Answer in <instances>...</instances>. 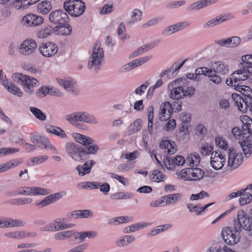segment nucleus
<instances>
[{"label": "nucleus", "mask_w": 252, "mask_h": 252, "mask_svg": "<svg viewBox=\"0 0 252 252\" xmlns=\"http://www.w3.org/2000/svg\"><path fill=\"white\" fill-rule=\"evenodd\" d=\"M58 83L68 92L74 93L75 90V84L74 80H63L62 79H58Z\"/></svg>", "instance_id": "obj_33"}, {"label": "nucleus", "mask_w": 252, "mask_h": 252, "mask_svg": "<svg viewBox=\"0 0 252 252\" xmlns=\"http://www.w3.org/2000/svg\"><path fill=\"white\" fill-rule=\"evenodd\" d=\"M66 151L69 155L75 160L81 161L86 155V152L81 146L73 143L66 145Z\"/></svg>", "instance_id": "obj_9"}, {"label": "nucleus", "mask_w": 252, "mask_h": 252, "mask_svg": "<svg viewBox=\"0 0 252 252\" xmlns=\"http://www.w3.org/2000/svg\"><path fill=\"white\" fill-rule=\"evenodd\" d=\"M73 237V231H65L59 232L55 234V239L62 240Z\"/></svg>", "instance_id": "obj_47"}, {"label": "nucleus", "mask_w": 252, "mask_h": 252, "mask_svg": "<svg viewBox=\"0 0 252 252\" xmlns=\"http://www.w3.org/2000/svg\"><path fill=\"white\" fill-rule=\"evenodd\" d=\"M142 127L140 120H135L128 127V131L130 134L135 133L139 130Z\"/></svg>", "instance_id": "obj_45"}, {"label": "nucleus", "mask_w": 252, "mask_h": 252, "mask_svg": "<svg viewBox=\"0 0 252 252\" xmlns=\"http://www.w3.org/2000/svg\"><path fill=\"white\" fill-rule=\"evenodd\" d=\"M103 50L102 48H100V42L97 41L95 42L93 49L92 60L89 62V68L90 69L94 66L96 69H99V66L103 61Z\"/></svg>", "instance_id": "obj_4"}, {"label": "nucleus", "mask_w": 252, "mask_h": 252, "mask_svg": "<svg viewBox=\"0 0 252 252\" xmlns=\"http://www.w3.org/2000/svg\"><path fill=\"white\" fill-rule=\"evenodd\" d=\"M18 151L14 148H2L0 149V157L13 154Z\"/></svg>", "instance_id": "obj_58"}, {"label": "nucleus", "mask_w": 252, "mask_h": 252, "mask_svg": "<svg viewBox=\"0 0 252 252\" xmlns=\"http://www.w3.org/2000/svg\"><path fill=\"white\" fill-rule=\"evenodd\" d=\"M171 97L178 100L184 97V88L182 87H175L173 89L170 94Z\"/></svg>", "instance_id": "obj_41"}, {"label": "nucleus", "mask_w": 252, "mask_h": 252, "mask_svg": "<svg viewBox=\"0 0 252 252\" xmlns=\"http://www.w3.org/2000/svg\"><path fill=\"white\" fill-rule=\"evenodd\" d=\"M242 119V129L234 127L232 129L231 133L236 139L245 142L252 135V119L248 116H244Z\"/></svg>", "instance_id": "obj_1"}, {"label": "nucleus", "mask_w": 252, "mask_h": 252, "mask_svg": "<svg viewBox=\"0 0 252 252\" xmlns=\"http://www.w3.org/2000/svg\"><path fill=\"white\" fill-rule=\"evenodd\" d=\"M151 58V56H146L143 58H140L137 60H135L127 64H126L124 66V70H129L132 68H134L135 67L145 63L148 61Z\"/></svg>", "instance_id": "obj_27"}, {"label": "nucleus", "mask_w": 252, "mask_h": 252, "mask_svg": "<svg viewBox=\"0 0 252 252\" xmlns=\"http://www.w3.org/2000/svg\"><path fill=\"white\" fill-rule=\"evenodd\" d=\"M54 225L56 226V231L64 229L67 228L71 227L74 225L72 224H65L60 219H56L54 221Z\"/></svg>", "instance_id": "obj_52"}, {"label": "nucleus", "mask_w": 252, "mask_h": 252, "mask_svg": "<svg viewBox=\"0 0 252 252\" xmlns=\"http://www.w3.org/2000/svg\"><path fill=\"white\" fill-rule=\"evenodd\" d=\"M173 112V108L169 102L162 103L160 106L159 118L161 121L169 119Z\"/></svg>", "instance_id": "obj_14"}, {"label": "nucleus", "mask_w": 252, "mask_h": 252, "mask_svg": "<svg viewBox=\"0 0 252 252\" xmlns=\"http://www.w3.org/2000/svg\"><path fill=\"white\" fill-rule=\"evenodd\" d=\"M43 17H23L21 23L26 26H36L43 23Z\"/></svg>", "instance_id": "obj_20"}, {"label": "nucleus", "mask_w": 252, "mask_h": 252, "mask_svg": "<svg viewBox=\"0 0 252 252\" xmlns=\"http://www.w3.org/2000/svg\"><path fill=\"white\" fill-rule=\"evenodd\" d=\"M243 67L235 71L229 78L226 79L227 85L230 86H237L241 83V81H244L249 78L252 74V66H242Z\"/></svg>", "instance_id": "obj_2"}, {"label": "nucleus", "mask_w": 252, "mask_h": 252, "mask_svg": "<svg viewBox=\"0 0 252 252\" xmlns=\"http://www.w3.org/2000/svg\"><path fill=\"white\" fill-rule=\"evenodd\" d=\"M159 147L166 156L173 155L177 151L175 142L172 140H164L161 141L159 144Z\"/></svg>", "instance_id": "obj_16"}, {"label": "nucleus", "mask_w": 252, "mask_h": 252, "mask_svg": "<svg viewBox=\"0 0 252 252\" xmlns=\"http://www.w3.org/2000/svg\"><path fill=\"white\" fill-rule=\"evenodd\" d=\"M40 53L45 57L54 56L58 51V46L51 42L42 43L39 47Z\"/></svg>", "instance_id": "obj_13"}, {"label": "nucleus", "mask_w": 252, "mask_h": 252, "mask_svg": "<svg viewBox=\"0 0 252 252\" xmlns=\"http://www.w3.org/2000/svg\"><path fill=\"white\" fill-rule=\"evenodd\" d=\"M238 90L245 96L248 98H252V90L248 86H237Z\"/></svg>", "instance_id": "obj_46"}, {"label": "nucleus", "mask_w": 252, "mask_h": 252, "mask_svg": "<svg viewBox=\"0 0 252 252\" xmlns=\"http://www.w3.org/2000/svg\"><path fill=\"white\" fill-rule=\"evenodd\" d=\"M213 146L208 143L204 144L200 150V152L203 156H207L213 154Z\"/></svg>", "instance_id": "obj_48"}, {"label": "nucleus", "mask_w": 252, "mask_h": 252, "mask_svg": "<svg viewBox=\"0 0 252 252\" xmlns=\"http://www.w3.org/2000/svg\"><path fill=\"white\" fill-rule=\"evenodd\" d=\"M96 233L93 231L77 232L73 231V237H74L77 243L84 241L87 237L89 238L94 237Z\"/></svg>", "instance_id": "obj_26"}, {"label": "nucleus", "mask_w": 252, "mask_h": 252, "mask_svg": "<svg viewBox=\"0 0 252 252\" xmlns=\"http://www.w3.org/2000/svg\"><path fill=\"white\" fill-rule=\"evenodd\" d=\"M148 131L152 134L153 132V121L154 118V108L152 106L149 107L148 109Z\"/></svg>", "instance_id": "obj_43"}, {"label": "nucleus", "mask_w": 252, "mask_h": 252, "mask_svg": "<svg viewBox=\"0 0 252 252\" xmlns=\"http://www.w3.org/2000/svg\"><path fill=\"white\" fill-rule=\"evenodd\" d=\"M241 39L239 37L234 36L226 39L220 40L218 43L221 46L227 47H235L240 44Z\"/></svg>", "instance_id": "obj_29"}, {"label": "nucleus", "mask_w": 252, "mask_h": 252, "mask_svg": "<svg viewBox=\"0 0 252 252\" xmlns=\"http://www.w3.org/2000/svg\"><path fill=\"white\" fill-rule=\"evenodd\" d=\"M32 195H46L50 194L51 191L45 188L32 187Z\"/></svg>", "instance_id": "obj_40"}, {"label": "nucleus", "mask_w": 252, "mask_h": 252, "mask_svg": "<svg viewBox=\"0 0 252 252\" xmlns=\"http://www.w3.org/2000/svg\"><path fill=\"white\" fill-rule=\"evenodd\" d=\"M212 69H210L208 77L209 80L215 84H219L221 82V78L220 76L216 74Z\"/></svg>", "instance_id": "obj_53"}, {"label": "nucleus", "mask_w": 252, "mask_h": 252, "mask_svg": "<svg viewBox=\"0 0 252 252\" xmlns=\"http://www.w3.org/2000/svg\"><path fill=\"white\" fill-rule=\"evenodd\" d=\"M95 163L94 161L91 160L89 162H86L83 165H78L76 170L78 171L79 175L83 176L90 173L93 166Z\"/></svg>", "instance_id": "obj_24"}, {"label": "nucleus", "mask_w": 252, "mask_h": 252, "mask_svg": "<svg viewBox=\"0 0 252 252\" xmlns=\"http://www.w3.org/2000/svg\"><path fill=\"white\" fill-rule=\"evenodd\" d=\"M232 98L234 105L240 111L245 113L249 110L252 113V101L250 100V101L248 102L246 100V98L244 99L239 94L235 93L232 94Z\"/></svg>", "instance_id": "obj_11"}, {"label": "nucleus", "mask_w": 252, "mask_h": 252, "mask_svg": "<svg viewBox=\"0 0 252 252\" xmlns=\"http://www.w3.org/2000/svg\"><path fill=\"white\" fill-rule=\"evenodd\" d=\"M125 31V26L124 24H123V23H121L119 26V28L118 30V34L122 40H125L127 38H129L130 37V35L129 34H124V32Z\"/></svg>", "instance_id": "obj_55"}, {"label": "nucleus", "mask_w": 252, "mask_h": 252, "mask_svg": "<svg viewBox=\"0 0 252 252\" xmlns=\"http://www.w3.org/2000/svg\"><path fill=\"white\" fill-rule=\"evenodd\" d=\"M52 9V5L50 1H42L38 4L37 11L42 14H47Z\"/></svg>", "instance_id": "obj_36"}, {"label": "nucleus", "mask_w": 252, "mask_h": 252, "mask_svg": "<svg viewBox=\"0 0 252 252\" xmlns=\"http://www.w3.org/2000/svg\"><path fill=\"white\" fill-rule=\"evenodd\" d=\"M204 172L199 168H187L180 173V178L186 181L199 180L203 178Z\"/></svg>", "instance_id": "obj_8"}, {"label": "nucleus", "mask_w": 252, "mask_h": 252, "mask_svg": "<svg viewBox=\"0 0 252 252\" xmlns=\"http://www.w3.org/2000/svg\"><path fill=\"white\" fill-rule=\"evenodd\" d=\"M188 26L187 23H179L171 26L168 27L162 32L163 35H169L182 30L184 27Z\"/></svg>", "instance_id": "obj_28"}, {"label": "nucleus", "mask_w": 252, "mask_h": 252, "mask_svg": "<svg viewBox=\"0 0 252 252\" xmlns=\"http://www.w3.org/2000/svg\"><path fill=\"white\" fill-rule=\"evenodd\" d=\"M243 63L242 66H252V55H247L242 57Z\"/></svg>", "instance_id": "obj_64"}, {"label": "nucleus", "mask_w": 252, "mask_h": 252, "mask_svg": "<svg viewBox=\"0 0 252 252\" xmlns=\"http://www.w3.org/2000/svg\"><path fill=\"white\" fill-rule=\"evenodd\" d=\"M235 227L239 231L242 228L250 231L252 229V220L248 217L247 213L243 210L237 212V220H235Z\"/></svg>", "instance_id": "obj_7"}, {"label": "nucleus", "mask_w": 252, "mask_h": 252, "mask_svg": "<svg viewBox=\"0 0 252 252\" xmlns=\"http://www.w3.org/2000/svg\"><path fill=\"white\" fill-rule=\"evenodd\" d=\"M147 226V224L146 223L138 222L126 227L124 231L125 233H130L138 230L139 229L143 228Z\"/></svg>", "instance_id": "obj_42"}, {"label": "nucleus", "mask_w": 252, "mask_h": 252, "mask_svg": "<svg viewBox=\"0 0 252 252\" xmlns=\"http://www.w3.org/2000/svg\"><path fill=\"white\" fill-rule=\"evenodd\" d=\"M17 192L21 195H32L31 187H22L17 189Z\"/></svg>", "instance_id": "obj_61"}, {"label": "nucleus", "mask_w": 252, "mask_h": 252, "mask_svg": "<svg viewBox=\"0 0 252 252\" xmlns=\"http://www.w3.org/2000/svg\"><path fill=\"white\" fill-rule=\"evenodd\" d=\"M24 222L21 220H13L10 218L0 219V227H16L23 226Z\"/></svg>", "instance_id": "obj_25"}, {"label": "nucleus", "mask_w": 252, "mask_h": 252, "mask_svg": "<svg viewBox=\"0 0 252 252\" xmlns=\"http://www.w3.org/2000/svg\"><path fill=\"white\" fill-rule=\"evenodd\" d=\"M215 72L221 75L228 73V66L222 61H218L212 63L211 69Z\"/></svg>", "instance_id": "obj_21"}, {"label": "nucleus", "mask_w": 252, "mask_h": 252, "mask_svg": "<svg viewBox=\"0 0 252 252\" xmlns=\"http://www.w3.org/2000/svg\"><path fill=\"white\" fill-rule=\"evenodd\" d=\"M7 90L11 94L15 95L18 97H21L23 93L21 90L14 84H10L9 87L8 88Z\"/></svg>", "instance_id": "obj_54"}, {"label": "nucleus", "mask_w": 252, "mask_h": 252, "mask_svg": "<svg viewBox=\"0 0 252 252\" xmlns=\"http://www.w3.org/2000/svg\"><path fill=\"white\" fill-rule=\"evenodd\" d=\"M252 200V191L251 193L244 192L242 193L239 199L241 205H245L249 203Z\"/></svg>", "instance_id": "obj_44"}, {"label": "nucleus", "mask_w": 252, "mask_h": 252, "mask_svg": "<svg viewBox=\"0 0 252 252\" xmlns=\"http://www.w3.org/2000/svg\"><path fill=\"white\" fill-rule=\"evenodd\" d=\"M134 240L135 237L134 236L126 235L124 236L122 239L120 240L119 243H122V246H125L132 242Z\"/></svg>", "instance_id": "obj_62"}, {"label": "nucleus", "mask_w": 252, "mask_h": 252, "mask_svg": "<svg viewBox=\"0 0 252 252\" xmlns=\"http://www.w3.org/2000/svg\"><path fill=\"white\" fill-rule=\"evenodd\" d=\"M176 126V121L174 119L169 120L166 124L164 129L167 131H170L173 130Z\"/></svg>", "instance_id": "obj_63"}, {"label": "nucleus", "mask_w": 252, "mask_h": 252, "mask_svg": "<svg viewBox=\"0 0 252 252\" xmlns=\"http://www.w3.org/2000/svg\"><path fill=\"white\" fill-rule=\"evenodd\" d=\"M211 164L215 170L221 169L225 162L224 155L221 152H216L211 157Z\"/></svg>", "instance_id": "obj_15"}, {"label": "nucleus", "mask_w": 252, "mask_h": 252, "mask_svg": "<svg viewBox=\"0 0 252 252\" xmlns=\"http://www.w3.org/2000/svg\"><path fill=\"white\" fill-rule=\"evenodd\" d=\"M64 194L63 192H57L46 196L44 199L40 202H36L35 205L42 208L48 205L51 204L59 199L61 198Z\"/></svg>", "instance_id": "obj_18"}, {"label": "nucleus", "mask_w": 252, "mask_h": 252, "mask_svg": "<svg viewBox=\"0 0 252 252\" xmlns=\"http://www.w3.org/2000/svg\"><path fill=\"white\" fill-rule=\"evenodd\" d=\"M236 227H224L221 231V236L224 241L229 245H234L239 242L240 236Z\"/></svg>", "instance_id": "obj_5"}, {"label": "nucleus", "mask_w": 252, "mask_h": 252, "mask_svg": "<svg viewBox=\"0 0 252 252\" xmlns=\"http://www.w3.org/2000/svg\"><path fill=\"white\" fill-rule=\"evenodd\" d=\"M36 48V43L33 39H27L23 41L20 46L21 54L29 55L33 53Z\"/></svg>", "instance_id": "obj_17"}, {"label": "nucleus", "mask_w": 252, "mask_h": 252, "mask_svg": "<svg viewBox=\"0 0 252 252\" xmlns=\"http://www.w3.org/2000/svg\"><path fill=\"white\" fill-rule=\"evenodd\" d=\"M45 127L48 133L54 134L62 138L66 137V135L64 131L59 127L52 126L51 125H47Z\"/></svg>", "instance_id": "obj_34"}, {"label": "nucleus", "mask_w": 252, "mask_h": 252, "mask_svg": "<svg viewBox=\"0 0 252 252\" xmlns=\"http://www.w3.org/2000/svg\"><path fill=\"white\" fill-rule=\"evenodd\" d=\"M166 177V175L159 170H154L151 175L152 181L157 183L164 181Z\"/></svg>", "instance_id": "obj_38"}, {"label": "nucleus", "mask_w": 252, "mask_h": 252, "mask_svg": "<svg viewBox=\"0 0 252 252\" xmlns=\"http://www.w3.org/2000/svg\"><path fill=\"white\" fill-rule=\"evenodd\" d=\"M22 161L20 159H15L13 160H10L5 163L0 165L1 171L4 172L9 170L13 167L17 166L20 165Z\"/></svg>", "instance_id": "obj_37"}, {"label": "nucleus", "mask_w": 252, "mask_h": 252, "mask_svg": "<svg viewBox=\"0 0 252 252\" xmlns=\"http://www.w3.org/2000/svg\"><path fill=\"white\" fill-rule=\"evenodd\" d=\"M66 117L67 120L73 125L76 124L78 121L91 123L96 122L93 116L84 112H77L67 115Z\"/></svg>", "instance_id": "obj_10"}, {"label": "nucleus", "mask_w": 252, "mask_h": 252, "mask_svg": "<svg viewBox=\"0 0 252 252\" xmlns=\"http://www.w3.org/2000/svg\"><path fill=\"white\" fill-rule=\"evenodd\" d=\"M133 220L131 217L124 216L116 217L114 219V222H118V224L126 223L127 222H131Z\"/></svg>", "instance_id": "obj_60"}, {"label": "nucleus", "mask_w": 252, "mask_h": 252, "mask_svg": "<svg viewBox=\"0 0 252 252\" xmlns=\"http://www.w3.org/2000/svg\"><path fill=\"white\" fill-rule=\"evenodd\" d=\"M247 189L252 190V183L249 185L247 188L242 189L240 190L237 191L236 192H232L230 193L229 195H228L226 198V201H229L231 199H233L235 197L241 196L242 193L246 191Z\"/></svg>", "instance_id": "obj_51"}, {"label": "nucleus", "mask_w": 252, "mask_h": 252, "mask_svg": "<svg viewBox=\"0 0 252 252\" xmlns=\"http://www.w3.org/2000/svg\"><path fill=\"white\" fill-rule=\"evenodd\" d=\"M68 19H65V23L58 25L55 28V33L61 35H69L72 31V28L67 24Z\"/></svg>", "instance_id": "obj_23"}, {"label": "nucleus", "mask_w": 252, "mask_h": 252, "mask_svg": "<svg viewBox=\"0 0 252 252\" xmlns=\"http://www.w3.org/2000/svg\"><path fill=\"white\" fill-rule=\"evenodd\" d=\"M217 0H201L192 3L189 7V10H198L215 3Z\"/></svg>", "instance_id": "obj_30"}, {"label": "nucleus", "mask_w": 252, "mask_h": 252, "mask_svg": "<svg viewBox=\"0 0 252 252\" xmlns=\"http://www.w3.org/2000/svg\"><path fill=\"white\" fill-rule=\"evenodd\" d=\"M214 203V202L208 203L203 207H199L198 205H193L192 203H188L187 206L190 212L195 213L197 215H200L202 212Z\"/></svg>", "instance_id": "obj_31"}, {"label": "nucleus", "mask_w": 252, "mask_h": 252, "mask_svg": "<svg viewBox=\"0 0 252 252\" xmlns=\"http://www.w3.org/2000/svg\"><path fill=\"white\" fill-rule=\"evenodd\" d=\"M216 143L222 150H226L228 148L227 141L221 137H217L216 138Z\"/></svg>", "instance_id": "obj_57"}, {"label": "nucleus", "mask_w": 252, "mask_h": 252, "mask_svg": "<svg viewBox=\"0 0 252 252\" xmlns=\"http://www.w3.org/2000/svg\"><path fill=\"white\" fill-rule=\"evenodd\" d=\"M4 236L16 239H22L28 237L35 236V233H29L25 231H13L5 233Z\"/></svg>", "instance_id": "obj_22"}, {"label": "nucleus", "mask_w": 252, "mask_h": 252, "mask_svg": "<svg viewBox=\"0 0 252 252\" xmlns=\"http://www.w3.org/2000/svg\"><path fill=\"white\" fill-rule=\"evenodd\" d=\"M185 162L184 158L182 156H176L171 158H166L164 161L166 168L169 170H173L176 166L183 165Z\"/></svg>", "instance_id": "obj_19"}, {"label": "nucleus", "mask_w": 252, "mask_h": 252, "mask_svg": "<svg viewBox=\"0 0 252 252\" xmlns=\"http://www.w3.org/2000/svg\"><path fill=\"white\" fill-rule=\"evenodd\" d=\"M64 8L70 16H81L86 9V5L81 0H70L64 2Z\"/></svg>", "instance_id": "obj_3"}, {"label": "nucleus", "mask_w": 252, "mask_h": 252, "mask_svg": "<svg viewBox=\"0 0 252 252\" xmlns=\"http://www.w3.org/2000/svg\"><path fill=\"white\" fill-rule=\"evenodd\" d=\"M30 111L37 119L41 121H44L46 119V116L45 114L38 108L31 107L30 108Z\"/></svg>", "instance_id": "obj_50"}, {"label": "nucleus", "mask_w": 252, "mask_h": 252, "mask_svg": "<svg viewBox=\"0 0 252 252\" xmlns=\"http://www.w3.org/2000/svg\"><path fill=\"white\" fill-rule=\"evenodd\" d=\"M228 165L231 168H237L243 162V156L241 152L233 149H229Z\"/></svg>", "instance_id": "obj_12"}, {"label": "nucleus", "mask_w": 252, "mask_h": 252, "mask_svg": "<svg viewBox=\"0 0 252 252\" xmlns=\"http://www.w3.org/2000/svg\"><path fill=\"white\" fill-rule=\"evenodd\" d=\"M13 77L18 78L24 90L31 94L33 92V88L37 86L38 81L35 78L22 74L15 73Z\"/></svg>", "instance_id": "obj_6"}, {"label": "nucleus", "mask_w": 252, "mask_h": 252, "mask_svg": "<svg viewBox=\"0 0 252 252\" xmlns=\"http://www.w3.org/2000/svg\"><path fill=\"white\" fill-rule=\"evenodd\" d=\"M187 161L189 165L192 167L197 166L200 161L199 155L196 153H191L187 158Z\"/></svg>", "instance_id": "obj_35"}, {"label": "nucleus", "mask_w": 252, "mask_h": 252, "mask_svg": "<svg viewBox=\"0 0 252 252\" xmlns=\"http://www.w3.org/2000/svg\"><path fill=\"white\" fill-rule=\"evenodd\" d=\"M69 17H49L50 21L54 24H63L65 23V19H68Z\"/></svg>", "instance_id": "obj_56"}, {"label": "nucleus", "mask_w": 252, "mask_h": 252, "mask_svg": "<svg viewBox=\"0 0 252 252\" xmlns=\"http://www.w3.org/2000/svg\"><path fill=\"white\" fill-rule=\"evenodd\" d=\"M73 137L76 142L85 146L93 144L94 142L92 138L78 133H74Z\"/></svg>", "instance_id": "obj_32"}, {"label": "nucleus", "mask_w": 252, "mask_h": 252, "mask_svg": "<svg viewBox=\"0 0 252 252\" xmlns=\"http://www.w3.org/2000/svg\"><path fill=\"white\" fill-rule=\"evenodd\" d=\"M110 176L112 178L117 180L120 183L124 186H126L128 183V179L123 176H120L118 174L114 173H109Z\"/></svg>", "instance_id": "obj_59"}, {"label": "nucleus", "mask_w": 252, "mask_h": 252, "mask_svg": "<svg viewBox=\"0 0 252 252\" xmlns=\"http://www.w3.org/2000/svg\"><path fill=\"white\" fill-rule=\"evenodd\" d=\"M226 17V18H224V17H217L216 18L212 19L211 20L208 21L207 23L205 24L204 27H213L215 25L221 23L224 21L229 20V19Z\"/></svg>", "instance_id": "obj_49"}, {"label": "nucleus", "mask_w": 252, "mask_h": 252, "mask_svg": "<svg viewBox=\"0 0 252 252\" xmlns=\"http://www.w3.org/2000/svg\"><path fill=\"white\" fill-rule=\"evenodd\" d=\"M182 197L181 193H173L164 196L165 204H173L176 203Z\"/></svg>", "instance_id": "obj_39"}]
</instances>
